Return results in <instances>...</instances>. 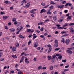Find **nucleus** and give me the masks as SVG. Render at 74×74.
<instances>
[{
    "instance_id": "f257e3e1",
    "label": "nucleus",
    "mask_w": 74,
    "mask_h": 74,
    "mask_svg": "<svg viewBox=\"0 0 74 74\" xmlns=\"http://www.w3.org/2000/svg\"><path fill=\"white\" fill-rule=\"evenodd\" d=\"M56 56H61V55L59 54H56V55H53L52 56V57H53V58H52V59H54L55 58H56Z\"/></svg>"
},
{
    "instance_id": "f03ea898",
    "label": "nucleus",
    "mask_w": 74,
    "mask_h": 74,
    "mask_svg": "<svg viewBox=\"0 0 74 74\" xmlns=\"http://www.w3.org/2000/svg\"><path fill=\"white\" fill-rule=\"evenodd\" d=\"M36 10H37V9H33L32 10H31L30 12L31 13H32V14H35V12H34V11H35Z\"/></svg>"
},
{
    "instance_id": "7ed1b4c3",
    "label": "nucleus",
    "mask_w": 74,
    "mask_h": 74,
    "mask_svg": "<svg viewBox=\"0 0 74 74\" xmlns=\"http://www.w3.org/2000/svg\"><path fill=\"white\" fill-rule=\"evenodd\" d=\"M66 52H67V53H70V54H72V53H73L72 51L70 50H66Z\"/></svg>"
},
{
    "instance_id": "20e7f679",
    "label": "nucleus",
    "mask_w": 74,
    "mask_h": 74,
    "mask_svg": "<svg viewBox=\"0 0 74 74\" xmlns=\"http://www.w3.org/2000/svg\"><path fill=\"white\" fill-rule=\"evenodd\" d=\"M70 42V40L69 39H67L66 40L65 43H66V44L68 45L69 44V42Z\"/></svg>"
},
{
    "instance_id": "39448f33",
    "label": "nucleus",
    "mask_w": 74,
    "mask_h": 74,
    "mask_svg": "<svg viewBox=\"0 0 74 74\" xmlns=\"http://www.w3.org/2000/svg\"><path fill=\"white\" fill-rule=\"evenodd\" d=\"M16 49L15 47H13L12 49V52H15L16 51Z\"/></svg>"
},
{
    "instance_id": "423d86ee",
    "label": "nucleus",
    "mask_w": 74,
    "mask_h": 74,
    "mask_svg": "<svg viewBox=\"0 0 74 74\" xmlns=\"http://www.w3.org/2000/svg\"><path fill=\"white\" fill-rule=\"evenodd\" d=\"M8 17H9V16H4L3 17V19L5 20V19H7V18H8Z\"/></svg>"
},
{
    "instance_id": "0eeeda50",
    "label": "nucleus",
    "mask_w": 74,
    "mask_h": 74,
    "mask_svg": "<svg viewBox=\"0 0 74 74\" xmlns=\"http://www.w3.org/2000/svg\"><path fill=\"white\" fill-rule=\"evenodd\" d=\"M46 10L44 9H42L41 10V11L40 13H43V12H46Z\"/></svg>"
},
{
    "instance_id": "6e6552de",
    "label": "nucleus",
    "mask_w": 74,
    "mask_h": 74,
    "mask_svg": "<svg viewBox=\"0 0 74 74\" xmlns=\"http://www.w3.org/2000/svg\"><path fill=\"white\" fill-rule=\"evenodd\" d=\"M57 7L59 8H63V7H64V5H60L58 6H57Z\"/></svg>"
},
{
    "instance_id": "1a4fd4ad",
    "label": "nucleus",
    "mask_w": 74,
    "mask_h": 74,
    "mask_svg": "<svg viewBox=\"0 0 74 74\" xmlns=\"http://www.w3.org/2000/svg\"><path fill=\"white\" fill-rule=\"evenodd\" d=\"M34 47H37V46H38V43L37 42H35L34 43Z\"/></svg>"
},
{
    "instance_id": "9d476101",
    "label": "nucleus",
    "mask_w": 74,
    "mask_h": 74,
    "mask_svg": "<svg viewBox=\"0 0 74 74\" xmlns=\"http://www.w3.org/2000/svg\"><path fill=\"white\" fill-rule=\"evenodd\" d=\"M28 59L27 58H25V63H27V64H28L29 63V61H28Z\"/></svg>"
},
{
    "instance_id": "9b49d317",
    "label": "nucleus",
    "mask_w": 74,
    "mask_h": 74,
    "mask_svg": "<svg viewBox=\"0 0 74 74\" xmlns=\"http://www.w3.org/2000/svg\"><path fill=\"white\" fill-rule=\"evenodd\" d=\"M23 29V27H20L19 28H17V30H19V31H20V30H22Z\"/></svg>"
},
{
    "instance_id": "f8f14e48",
    "label": "nucleus",
    "mask_w": 74,
    "mask_h": 74,
    "mask_svg": "<svg viewBox=\"0 0 74 74\" xmlns=\"http://www.w3.org/2000/svg\"><path fill=\"white\" fill-rule=\"evenodd\" d=\"M53 18L54 21H56L57 19V18L56 16H54L53 17Z\"/></svg>"
},
{
    "instance_id": "ddd939ff",
    "label": "nucleus",
    "mask_w": 74,
    "mask_h": 74,
    "mask_svg": "<svg viewBox=\"0 0 74 74\" xmlns=\"http://www.w3.org/2000/svg\"><path fill=\"white\" fill-rule=\"evenodd\" d=\"M9 30L11 31V32H15V29L14 28L10 29Z\"/></svg>"
},
{
    "instance_id": "4468645a",
    "label": "nucleus",
    "mask_w": 74,
    "mask_h": 74,
    "mask_svg": "<svg viewBox=\"0 0 74 74\" xmlns=\"http://www.w3.org/2000/svg\"><path fill=\"white\" fill-rule=\"evenodd\" d=\"M44 25V22H41L38 23V26H40V25Z\"/></svg>"
},
{
    "instance_id": "2eb2a0df",
    "label": "nucleus",
    "mask_w": 74,
    "mask_h": 74,
    "mask_svg": "<svg viewBox=\"0 0 74 74\" xmlns=\"http://www.w3.org/2000/svg\"><path fill=\"white\" fill-rule=\"evenodd\" d=\"M30 6V3L29 2L28 3H27V5H25L26 7H27V8H28Z\"/></svg>"
},
{
    "instance_id": "dca6fc26",
    "label": "nucleus",
    "mask_w": 74,
    "mask_h": 74,
    "mask_svg": "<svg viewBox=\"0 0 74 74\" xmlns=\"http://www.w3.org/2000/svg\"><path fill=\"white\" fill-rule=\"evenodd\" d=\"M13 58H17V56L16 55H12L11 56Z\"/></svg>"
},
{
    "instance_id": "f3484780",
    "label": "nucleus",
    "mask_w": 74,
    "mask_h": 74,
    "mask_svg": "<svg viewBox=\"0 0 74 74\" xmlns=\"http://www.w3.org/2000/svg\"><path fill=\"white\" fill-rule=\"evenodd\" d=\"M50 69L51 70H52L53 69V66H51Z\"/></svg>"
},
{
    "instance_id": "a211bd4d",
    "label": "nucleus",
    "mask_w": 74,
    "mask_h": 74,
    "mask_svg": "<svg viewBox=\"0 0 74 74\" xmlns=\"http://www.w3.org/2000/svg\"><path fill=\"white\" fill-rule=\"evenodd\" d=\"M47 58L48 60H50L51 59V56H47Z\"/></svg>"
},
{
    "instance_id": "6ab92c4d",
    "label": "nucleus",
    "mask_w": 74,
    "mask_h": 74,
    "mask_svg": "<svg viewBox=\"0 0 74 74\" xmlns=\"http://www.w3.org/2000/svg\"><path fill=\"white\" fill-rule=\"evenodd\" d=\"M72 16H69L68 17V18H67V19L68 20H70L71 19V17Z\"/></svg>"
},
{
    "instance_id": "aec40b11",
    "label": "nucleus",
    "mask_w": 74,
    "mask_h": 74,
    "mask_svg": "<svg viewBox=\"0 0 74 74\" xmlns=\"http://www.w3.org/2000/svg\"><path fill=\"white\" fill-rule=\"evenodd\" d=\"M68 26V24H67V23H65L64 25L63 26V27H66V26Z\"/></svg>"
},
{
    "instance_id": "412c9836",
    "label": "nucleus",
    "mask_w": 74,
    "mask_h": 74,
    "mask_svg": "<svg viewBox=\"0 0 74 74\" xmlns=\"http://www.w3.org/2000/svg\"><path fill=\"white\" fill-rule=\"evenodd\" d=\"M16 47H19V43H17L16 44H15Z\"/></svg>"
},
{
    "instance_id": "4be33fe9",
    "label": "nucleus",
    "mask_w": 74,
    "mask_h": 74,
    "mask_svg": "<svg viewBox=\"0 0 74 74\" xmlns=\"http://www.w3.org/2000/svg\"><path fill=\"white\" fill-rule=\"evenodd\" d=\"M47 14H48V15H50L51 14V12H50V11H48L47 12Z\"/></svg>"
},
{
    "instance_id": "5701e85b",
    "label": "nucleus",
    "mask_w": 74,
    "mask_h": 74,
    "mask_svg": "<svg viewBox=\"0 0 74 74\" xmlns=\"http://www.w3.org/2000/svg\"><path fill=\"white\" fill-rule=\"evenodd\" d=\"M51 4H56V3H54L53 1H51L50 2Z\"/></svg>"
},
{
    "instance_id": "b1692460",
    "label": "nucleus",
    "mask_w": 74,
    "mask_h": 74,
    "mask_svg": "<svg viewBox=\"0 0 74 74\" xmlns=\"http://www.w3.org/2000/svg\"><path fill=\"white\" fill-rule=\"evenodd\" d=\"M66 62H67V60H62V62H63V63H66Z\"/></svg>"
},
{
    "instance_id": "393cba45",
    "label": "nucleus",
    "mask_w": 74,
    "mask_h": 74,
    "mask_svg": "<svg viewBox=\"0 0 74 74\" xmlns=\"http://www.w3.org/2000/svg\"><path fill=\"white\" fill-rule=\"evenodd\" d=\"M61 42H63V43H64V38H63L62 40H61Z\"/></svg>"
},
{
    "instance_id": "a878e982",
    "label": "nucleus",
    "mask_w": 74,
    "mask_h": 74,
    "mask_svg": "<svg viewBox=\"0 0 74 74\" xmlns=\"http://www.w3.org/2000/svg\"><path fill=\"white\" fill-rule=\"evenodd\" d=\"M58 43H55V44H54V47L56 48H57V47H58Z\"/></svg>"
},
{
    "instance_id": "bb28decb",
    "label": "nucleus",
    "mask_w": 74,
    "mask_h": 74,
    "mask_svg": "<svg viewBox=\"0 0 74 74\" xmlns=\"http://www.w3.org/2000/svg\"><path fill=\"white\" fill-rule=\"evenodd\" d=\"M49 21V19H47L44 21V23H46L47 22H48V21Z\"/></svg>"
},
{
    "instance_id": "cd10ccee",
    "label": "nucleus",
    "mask_w": 74,
    "mask_h": 74,
    "mask_svg": "<svg viewBox=\"0 0 74 74\" xmlns=\"http://www.w3.org/2000/svg\"><path fill=\"white\" fill-rule=\"evenodd\" d=\"M51 50H52V48H49V51H48V53H49V52H51Z\"/></svg>"
},
{
    "instance_id": "c85d7f7f",
    "label": "nucleus",
    "mask_w": 74,
    "mask_h": 74,
    "mask_svg": "<svg viewBox=\"0 0 74 74\" xmlns=\"http://www.w3.org/2000/svg\"><path fill=\"white\" fill-rule=\"evenodd\" d=\"M38 70H40V69H42V66H40L38 68Z\"/></svg>"
},
{
    "instance_id": "c756f323",
    "label": "nucleus",
    "mask_w": 74,
    "mask_h": 74,
    "mask_svg": "<svg viewBox=\"0 0 74 74\" xmlns=\"http://www.w3.org/2000/svg\"><path fill=\"white\" fill-rule=\"evenodd\" d=\"M58 58L60 59V60H61L62 59V56H59L58 57Z\"/></svg>"
},
{
    "instance_id": "7c9ffc66",
    "label": "nucleus",
    "mask_w": 74,
    "mask_h": 74,
    "mask_svg": "<svg viewBox=\"0 0 74 74\" xmlns=\"http://www.w3.org/2000/svg\"><path fill=\"white\" fill-rule=\"evenodd\" d=\"M69 70L68 69H64V72H66V71H69Z\"/></svg>"
},
{
    "instance_id": "2f4dec72",
    "label": "nucleus",
    "mask_w": 74,
    "mask_h": 74,
    "mask_svg": "<svg viewBox=\"0 0 74 74\" xmlns=\"http://www.w3.org/2000/svg\"><path fill=\"white\" fill-rule=\"evenodd\" d=\"M69 26H73L74 25V23H71L69 24Z\"/></svg>"
},
{
    "instance_id": "473e14b6",
    "label": "nucleus",
    "mask_w": 74,
    "mask_h": 74,
    "mask_svg": "<svg viewBox=\"0 0 74 74\" xmlns=\"http://www.w3.org/2000/svg\"><path fill=\"white\" fill-rule=\"evenodd\" d=\"M60 49V48H56V49H55V51H59Z\"/></svg>"
},
{
    "instance_id": "72a5a7b5",
    "label": "nucleus",
    "mask_w": 74,
    "mask_h": 74,
    "mask_svg": "<svg viewBox=\"0 0 74 74\" xmlns=\"http://www.w3.org/2000/svg\"><path fill=\"white\" fill-rule=\"evenodd\" d=\"M62 4H64L66 3V1H64L61 2Z\"/></svg>"
},
{
    "instance_id": "f704fd0d",
    "label": "nucleus",
    "mask_w": 74,
    "mask_h": 74,
    "mask_svg": "<svg viewBox=\"0 0 74 74\" xmlns=\"http://www.w3.org/2000/svg\"><path fill=\"white\" fill-rule=\"evenodd\" d=\"M49 8H50L51 9H52L53 8V7L52 6H51L49 7Z\"/></svg>"
},
{
    "instance_id": "c9c22d12",
    "label": "nucleus",
    "mask_w": 74,
    "mask_h": 74,
    "mask_svg": "<svg viewBox=\"0 0 74 74\" xmlns=\"http://www.w3.org/2000/svg\"><path fill=\"white\" fill-rule=\"evenodd\" d=\"M58 40H56L54 41V43H55V44H58Z\"/></svg>"
},
{
    "instance_id": "e433bc0d",
    "label": "nucleus",
    "mask_w": 74,
    "mask_h": 74,
    "mask_svg": "<svg viewBox=\"0 0 74 74\" xmlns=\"http://www.w3.org/2000/svg\"><path fill=\"white\" fill-rule=\"evenodd\" d=\"M19 37H20V38H24V37H23L22 36V35H19Z\"/></svg>"
},
{
    "instance_id": "4c0bfd02",
    "label": "nucleus",
    "mask_w": 74,
    "mask_h": 74,
    "mask_svg": "<svg viewBox=\"0 0 74 74\" xmlns=\"http://www.w3.org/2000/svg\"><path fill=\"white\" fill-rule=\"evenodd\" d=\"M63 21V20L62 19V20H61V19H60L59 20H58V22H62V21Z\"/></svg>"
},
{
    "instance_id": "58836bf2",
    "label": "nucleus",
    "mask_w": 74,
    "mask_h": 74,
    "mask_svg": "<svg viewBox=\"0 0 74 74\" xmlns=\"http://www.w3.org/2000/svg\"><path fill=\"white\" fill-rule=\"evenodd\" d=\"M31 31V29H28L27 31V32H30V31Z\"/></svg>"
},
{
    "instance_id": "ea45409f",
    "label": "nucleus",
    "mask_w": 74,
    "mask_h": 74,
    "mask_svg": "<svg viewBox=\"0 0 74 74\" xmlns=\"http://www.w3.org/2000/svg\"><path fill=\"white\" fill-rule=\"evenodd\" d=\"M40 37H41V38H44V36L43 35H41L40 36Z\"/></svg>"
},
{
    "instance_id": "a19ab883",
    "label": "nucleus",
    "mask_w": 74,
    "mask_h": 74,
    "mask_svg": "<svg viewBox=\"0 0 74 74\" xmlns=\"http://www.w3.org/2000/svg\"><path fill=\"white\" fill-rule=\"evenodd\" d=\"M16 21V18H15L13 19L12 20L13 22H15Z\"/></svg>"
},
{
    "instance_id": "79ce46f5",
    "label": "nucleus",
    "mask_w": 74,
    "mask_h": 74,
    "mask_svg": "<svg viewBox=\"0 0 74 74\" xmlns=\"http://www.w3.org/2000/svg\"><path fill=\"white\" fill-rule=\"evenodd\" d=\"M22 2H23V3H26V0H23L22 1Z\"/></svg>"
},
{
    "instance_id": "37998d69",
    "label": "nucleus",
    "mask_w": 74,
    "mask_h": 74,
    "mask_svg": "<svg viewBox=\"0 0 74 74\" xmlns=\"http://www.w3.org/2000/svg\"><path fill=\"white\" fill-rule=\"evenodd\" d=\"M65 13H66L68 12V10H65L64 11Z\"/></svg>"
},
{
    "instance_id": "c03bdc74",
    "label": "nucleus",
    "mask_w": 74,
    "mask_h": 74,
    "mask_svg": "<svg viewBox=\"0 0 74 74\" xmlns=\"http://www.w3.org/2000/svg\"><path fill=\"white\" fill-rule=\"evenodd\" d=\"M1 55H3V52H0V58L1 57Z\"/></svg>"
},
{
    "instance_id": "a18cd8bd",
    "label": "nucleus",
    "mask_w": 74,
    "mask_h": 74,
    "mask_svg": "<svg viewBox=\"0 0 74 74\" xmlns=\"http://www.w3.org/2000/svg\"><path fill=\"white\" fill-rule=\"evenodd\" d=\"M37 37V36H34L33 37V39H34L35 38H36V37Z\"/></svg>"
},
{
    "instance_id": "49530a36",
    "label": "nucleus",
    "mask_w": 74,
    "mask_h": 74,
    "mask_svg": "<svg viewBox=\"0 0 74 74\" xmlns=\"http://www.w3.org/2000/svg\"><path fill=\"white\" fill-rule=\"evenodd\" d=\"M41 5H42V6H44V5H45V3H41Z\"/></svg>"
},
{
    "instance_id": "de8ad7c7",
    "label": "nucleus",
    "mask_w": 74,
    "mask_h": 74,
    "mask_svg": "<svg viewBox=\"0 0 74 74\" xmlns=\"http://www.w3.org/2000/svg\"><path fill=\"white\" fill-rule=\"evenodd\" d=\"M47 46L48 47H49L50 48H51V47H52V46L50 44H49L48 45H47Z\"/></svg>"
},
{
    "instance_id": "09e8293b",
    "label": "nucleus",
    "mask_w": 74,
    "mask_h": 74,
    "mask_svg": "<svg viewBox=\"0 0 74 74\" xmlns=\"http://www.w3.org/2000/svg\"><path fill=\"white\" fill-rule=\"evenodd\" d=\"M31 43H32V42H31V41H29L28 42V45H30V44H31Z\"/></svg>"
},
{
    "instance_id": "8fccbe9b",
    "label": "nucleus",
    "mask_w": 74,
    "mask_h": 74,
    "mask_svg": "<svg viewBox=\"0 0 74 74\" xmlns=\"http://www.w3.org/2000/svg\"><path fill=\"white\" fill-rule=\"evenodd\" d=\"M70 30L71 32H72V30H73V28H70Z\"/></svg>"
},
{
    "instance_id": "3c124183",
    "label": "nucleus",
    "mask_w": 74,
    "mask_h": 74,
    "mask_svg": "<svg viewBox=\"0 0 74 74\" xmlns=\"http://www.w3.org/2000/svg\"><path fill=\"white\" fill-rule=\"evenodd\" d=\"M5 28L6 30H8V27L7 26H5Z\"/></svg>"
},
{
    "instance_id": "603ef678",
    "label": "nucleus",
    "mask_w": 74,
    "mask_h": 74,
    "mask_svg": "<svg viewBox=\"0 0 74 74\" xmlns=\"http://www.w3.org/2000/svg\"><path fill=\"white\" fill-rule=\"evenodd\" d=\"M51 62L52 63H53L54 62V59H52V58L51 59Z\"/></svg>"
},
{
    "instance_id": "864d4df0",
    "label": "nucleus",
    "mask_w": 74,
    "mask_h": 74,
    "mask_svg": "<svg viewBox=\"0 0 74 74\" xmlns=\"http://www.w3.org/2000/svg\"><path fill=\"white\" fill-rule=\"evenodd\" d=\"M10 9L11 10H13V7L12 6L10 7Z\"/></svg>"
},
{
    "instance_id": "5fc2aeb1",
    "label": "nucleus",
    "mask_w": 74,
    "mask_h": 74,
    "mask_svg": "<svg viewBox=\"0 0 74 74\" xmlns=\"http://www.w3.org/2000/svg\"><path fill=\"white\" fill-rule=\"evenodd\" d=\"M8 1H5L4 3H5V4H8Z\"/></svg>"
},
{
    "instance_id": "6e6d98bb",
    "label": "nucleus",
    "mask_w": 74,
    "mask_h": 74,
    "mask_svg": "<svg viewBox=\"0 0 74 74\" xmlns=\"http://www.w3.org/2000/svg\"><path fill=\"white\" fill-rule=\"evenodd\" d=\"M26 27H30V25H26Z\"/></svg>"
},
{
    "instance_id": "4d7b16f0",
    "label": "nucleus",
    "mask_w": 74,
    "mask_h": 74,
    "mask_svg": "<svg viewBox=\"0 0 74 74\" xmlns=\"http://www.w3.org/2000/svg\"><path fill=\"white\" fill-rule=\"evenodd\" d=\"M40 30L42 32L43 31V30H44V28L43 27H42L41 29H40Z\"/></svg>"
},
{
    "instance_id": "13d9d810",
    "label": "nucleus",
    "mask_w": 74,
    "mask_h": 74,
    "mask_svg": "<svg viewBox=\"0 0 74 74\" xmlns=\"http://www.w3.org/2000/svg\"><path fill=\"white\" fill-rule=\"evenodd\" d=\"M24 58H25V57L24 56H23L21 58V60L23 61V60H24Z\"/></svg>"
},
{
    "instance_id": "bf43d9fd",
    "label": "nucleus",
    "mask_w": 74,
    "mask_h": 74,
    "mask_svg": "<svg viewBox=\"0 0 74 74\" xmlns=\"http://www.w3.org/2000/svg\"><path fill=\"white\" fill-rule=\"evenodd\" d=\"M69 65H67V66H65V68L66 69H67V68H68V67H69Z\"/></svg>"
},
{
    "instance_id": "052dcab7",
    "label": "nucleus",
    "mask_w": 74,
    "mask_h": 74,
    "mask_svg": "<svg viewBox=\"0 0 74 74\" xmlns=\"http://www.w3.org/2000/svg\"><path fill=\"white\" fill-rule=\"evenodd\" d=\"M11 25V23L9 22L8 23V26H10Z\"/></svg>"
},
{
    "instance_id": "680f3d73",
    "label": "nucleus",
    "mask_w": 74,
    "mask_h": 74,
    "mask_svg": "<svg viewBox=\"0 0 74 74\" xmlns=\"http://www.w3.org/2000/svg\"><path fill=\"white\" fill-rule=\"evenodd\" d=\"M14 25H16L18 24V22L17 21H15L14 23Z\"/></svg>"
},
{
    "instance_id": "e2e57ef3",
    "label": "nucleus",
    "mask_w": 74,
    "mask_h": 74,
    "mask_svg": "<svg viewBox=\"0 0 74 74\" xmlns=\"http://www.w3.org/2000/svg\"><path fill=\"white\" fill-rule=\"evenodd\" d=\"M34 61H36L37 60V58H34L33 59Z\"/></svg>"
},
{
    "instance_id": "0e129e2a",
    "label": "nucleus",
    "mask_w": 74,
    "mask_h": 74,
    "mask_svg": "<svg viewBox=\"0 0 74 74\" xmlns=\"http://www.w3.org/2000/svg\"><path fill=\"white\" fill-rule=\"evenodd\" d=\"M35 32H37V33H40V31L39 30H36L35 31Z\"/></svg>"
},
{
    "instance_id": "69168bd1",
    "label": "nucleus",
    "mask_w": 74,
    "mask_h": 74,
    "mask_svg": "<svg viewBox=\"0 0 74 74\" xmlns=\"http://www.w3.org/2000/svg\"><path fill=\"white\" fill-rule=\"evenodd\" d=\"M10 73H14V71H12L10 72Z\"/></svg>"
},
{
    "instance_id": "338daca9",
    "label": "nucleus",
    "mask_w": 74,
    "mask_h": 74,
    "mask_svg": "<svg viewBox=\"0 0 74 74\" xmlns=\"http://www.w3.org/2000/svg\"><path fill=\"white\" fill-rule=\"evenodd\" d=\"M1 15H4V13L3 12H1Z\"/></svg>"
},
{
    "instance_id": "774afa93",
    "label": "nucleus",
    "mask_w": 74,
    "mask_h": 74,
    "mask_svg": "<svg viewBox=\"0 0 74 74\" xmlns=\"http://www.w3.org/2000/svg\"><path fill=\"white\" fill-rule=\"evenodd\" d=\"M68 5L69 6H71L72 5L70 3H68Z\"/></svg>"
}]
</instances>
